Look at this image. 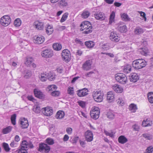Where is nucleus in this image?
Masks as SVG:
<instances>
[{"instance_id":"1","label":"nucleus","mask_w":153,"mask_h":153,"mask_svg":"<svg viewBox=\"0 0 153 153\" xmlns=\"http://www.w3.org/2000/svg\"><path fill=\"white\" fill-rule=\"evenodd\" d=\"M34 147L30 142L23 140L22 142L21 149L18 150V153H27V150L28 148L32 149Z\"/></svg>"},{"instance_id":"2","label":"nucleus","mask_w":153,"mask_h":153,"mask_svg":"<svg viewBox=\"0 0 153 153\" xmlns=\"http://www.w3.org/2000/svg\"><path fill=\"white\" fill-rule=\"evenodd\" d=\"M81 31H83V33L88 34L91 33L92 30V27L91 23L88 21H85L81 24Z\"/></svg>"},{"instance_id":"3","label":"nucleus","mask_w":153,"mask_h":153,"mask_svg":"<svg viewBox=\"0 0 153 153\" xmlns=\"http://www.w3.org/2000/svg\"><path fill=\"white\" fill-rule=\"evenodd\" d=\"M132 65L134 69H139L145 67L146 65V62L143 59H138L134 61Z\"/></svg>"},{"instance_id":"4","label":"nucleus","mask_w":153,"mask_h":153,"mask_svg":"<svg viewBox=\"0 0 153 153\" xmlns=\"http://www.w3.org/2000/svg\"><path fill=\"white\" fill-rule=\"evenodd\" d=\"M115 78L117 82L121 84H124L127 82V77L123 74L119 73L116 74Z\"/></svg>"},{"instance_id":"5","label":"nucleus","mask_w":153,"mask_h":153,"mask_svg":"<svg viewBox=\"0 0 153 153\" xmlns=\"http://www.w3.org/2000/svg\"><path fill=\"white\" fill-rule=\"evenodd\" d=\"M103 93L102 91H96L92 94L94 100L97 102H100L103 100Z\"/></svg>"},{"instance_id":"6","label":"nucleus","mask_w":153,"mask_h":153,"mask_svg":"<svg viewBox=\"0 0 153 153\" xmlns=\"http://www.w3.org/2000/svg\"><path fill=\"white\" fill-rule=\"evenodd\" d=\"M62 56L63 59L66 62H68L71 59L70 51L67 49L63 50L62 53Z\"/></svg>"},{"instance_id":"7","label":"nucleus","mask_w":153,"mask_h":153,"mask_svg":"<svg viewBox=\"0 0 153 153\" xmlns=\"http://www.w3.org/2000/svg\"><path fill=\"white\" fill-rule=\"evenodd\" d=\"M1 24L3 26H8L11 22L10 17L8 15H5L2 17L0 20Z\"/></svg>"},{"instance_id":"8","label":"nucleus","mask_w":153,"mask_h":153,"mask_svg":"<svg viewBox=\"0 0 153 153\" xmlns=\"http://www.w3.org/2000/svg\"><path fill=\"white\" fill-rule=\"evenodd\" d=\"M94 15V17L96 19L100 21L104 20L105 18V14L103 12L98 10L97 9H96V10L95 11V13Z\"/></svg>"},{"instance_id":"9","label":"nucleus","mask_w":153,"mask_h":153,"mask_svg":"<svg viewBox=\"0 0 153 153\" xmlns=\"http://www.w3.org/2000/svg\"><path fill=\"white\" fill-rule=\"evenodd\" d=\"M53 54V52L51 50L48 49L43 51L41 53L42 56L45 58L51 57Z\"/></svg>"},{"instance_id":"10","label":"nucleus","mask_w":153,"mask_h":153,"mask_svg":"<svg viewBox=\"0 0 153 153\" xmlns=\"http://www.w3.org/2000/svg\"><path fill=\"white\" fill-rule=\"evenodd\" d=\"M42 110L43 114L47 116L51 115L53 112V109L51 108L48 107H46L45 108H43L42 109Z\"/></svg>"},{"instance_id":"11","label":"nucleus","mask_w":153,"mask_h":153,"mask_svg":"<svg viewBox=\"0 0 153 153\" xmlns=\"http://www.w3.org/2000/svg\"><path fill=\"white\" fill-rule=\"evenodd\" d=\"M92 64V61L88 60L86 61L82 65V68L83 70L87 71L91 69Z\"/></svg>"},{"instance_id":"12","label":"nucleus","mask_w":153,"mask_h":153,"mask_svg":"<svg viewBox=\"0 0 153 153\" xmlns=\"http://www.w3.org/2000/svg\"><path fill=\"white\" fill-rule=\"evenodd\" d=\"M93 134L92 131L90 130H88L85 133V136L86 140L87 142H91L93 139Z\"/></svg>"},{"instance_id":"13","label":"nucleus","mask_w":153,"mask_h":153,"mask_svg":"<svg viewBox=\"0 0 153 153\" xmlns=\"http://www.w3.org/2000/svg\"><path fill=\"white\" fill-rule=\"evenodd\" d=\"M41 150L47 153L50 151V147L47 144L43 143L40 144L39 146V151H40Z\"/></svg>"},{"instance_id":"14","label":"nucleus","mask_w":153,"mask_h":153,"mask_svg":"<svg viewBox=\"0 0 153 153\" xmlns=\"http://www.w3.org/2000/svg\"><path fill=\"white\" fill-rule=\"evenodd\" d=\"M88 89L84 88L78 90L77 91V94L79 97H82L87 95L88 94Z\"/></svg>"},{"instance_id":"15","label":"nucleus","mask_w":153,"mask_h":153,"mask_svg":"<svg viewBox=\"0 0 153 153\" xmlns=\"http://www.w3.org/2000/svg\"><path fill=\"white\" fill-rule=\"evenodd\" d=\"M21 127L22 128H26L29 126L28 120L25 118H21L20 120Z\"/></svg>"},{"instance_id":"16","label":"nucleus","mask_w":153,"mask_h":153,"mask_svg":"<svg viewBox=\"0 0 153 153\" xmlns=\"http://www.w3.org/2000/svg\"><path fill=\"white\" fill-rule=\"evenodd\" d=\"M110 39L112 41L115 42H118L120 40L119 37L117 36V33L115 32H112L110 33Z\"/></svg>"},{"instance_id":"17","label":"nucleus","mask_w":153,"mask_h":153,"mask_svg":"<svg viewBox=\"0 0 153 153\" xmlns=\"http://www.w3.org/2000/svg\"><path fill=\"white\" fill-rule=\"evenodd\" d=\"M139 77L137 74L134 73L131 74L129 76V79L131 82H135L139 79Z\"/></svg>"},{"instance_id":"18","label":"nucleus","mask_w":153,"mask_h":153,"mask_svg":"<svg viewBox=\"0 0 153 153\" xmlns=\"http://www.w3.org/2000/svg\"><path fill=\"white\" fill-rule=\"evenodd\" d=\"M112 89L117 93H121L123 91V88L119 85L115 84L112 87Z\"/></svg>"},{"instance_id":"19","label":"nucleus","mask_w":153,"mask_h":153,"mask_svg":"<svg viewBox=\"0 0 153 153\" xmlns=\"http://www.w3.org/2000/svg\"><path fill=\"white\" fill-rule=\"evenodd\" d=\"M114 94L113 92L111 91L108 92L107 99L109 101L108 102H111L114 101Z\"/></svg>"},{"instance_id":"20","label":"nucleus","mask_w":153,"mask_h":153,"mask_svg":"<svg viewBox=\"0 0 153 153\" xmlns=\"http://www.w3.org/2000/svg\"><path fill=\"white\" fill-rule=\"evenodd\" d=\"M100 113L99 111H92L90 112V115L93 119L96 120L99 117Z\"/></svg>"},{"instance_id":"21","label":"nucleus","mask_w":153,"mask_h":153,"mask_svg":"<svg viewBox=\"0 0 153 153\" xmlns=\"http://www.w3.org/2000/svg\"><path fill=\"white\" fill-rule=\"evenodd\" d=\"M131 71V67L129 65H127L123 67V72L126 74L130 73Z\"/></svg>"},{"instance_id":"22","label":"nucleus","mask_w":153,"mask_h":153,"mask_svg":"<svg viewBox=\"0 0 153 153\" xmlns=\"http://www.w3.org/2000/svg\"><path fill=\"white\" fill-rule=\"evenodd\" d=\"M118 142L121 144H123L128 141V140L124 136L121 135L118 138Z\"/></svg>"},{"instance_id":"23","label":"nucleus","mask_w":153,"mask_h":153,"mask_svg":"<svg viewBox=\"0 0 153 153\" xmlns=\"http://www.w3.org/2000/svg\"><path fill=\"white\" fill-rule=\"evenodd\" d=\"M152 124V122L150 121L149 119H147L146 120H144L142 123V126L144 127L150 126Z\"/></svg>"},{"instance_id":"24","label":"nucleus","mask_w":153,"mask_h":153,"mask_svg":"<svg viewBox=\"0 0 153 153\" xmlns=\"http://www.w3.org/2000/svg\"><path fill=\"white\" fill-rule=\"evenodd\" d=\"M48 79L50 81L53 80L55 79V75L54 73L53 72H50L47 73Z\"/></svg>"},{"instance_id":"25","label":"nucleus","mask_w":153,"mask_h":153,"mask_svg":"<svg viewBox=\"0 0 153 153\" xmlns=\"http://www.w3.org/2000/svg\"><path fill=\"white\" fill-rule=\"evenodd\" d=\"M53 47L55 50L59 51L61 49L62 46L61 44L60 43H55L53 44Z\"/></svg>"},{"instance_id":"26","label":"nucleus","mask_w":153,"mask_h":153,"mask_svg":"<svg viewBox=\"0 0 153 153\" xmlns=\"http://www.w3.org/2000/svg\"><path fill=\"white\" fill-rule=\"evenodd\" d=\"M65 116V113L62 111H58L56 115V117L57 119H61L63 118Z\"/></svg>"},{"instance_id":"27","label":"nucleus","mask_w":153,"mask_h":153,"mask_svg":"<svg viewBox=\"0 0 153 153\" xmlns=\"http://www.w3.org/2000/svg\"><path fill=\"white\" fill-rule=\"evenodd\" d=\"M117 29L121 33H125L127 30L126 27L125 25L118 26L117 27Z\"/></svg>"},{"instance_id":"28","label":"nucleus","mask_w":153,"mask_h":153,"mask_svg":"<svg viewBox=\"0 0 153 153\" xmlns=\"http://www.w3.org/2000/svg\"><path fill=\"white\" fill-rule=\"evenodd\" d=\"M128 109L131 112H135L137 109V108L136 105L132 103L129 105Z\"/></svg>"},{"instance_id":"29","label":"nucleus","mask_w":153,"mask_h":153,"mask_svg":"<svg viewBox=\"0 0 153 153\" xmlns=\"http://www.w3.org/2000/svg\"><path fill=\"white\" fill-rule=\"evenodd\" d=\"M53 27L49 25L48 26L46 30V33L48 35L51 34L53 32Z\"/></svg>"},{"instance_id":"30","label":"nucleus","mask_w":153,"mask_h":153,"mask_svg":"<svg viewBox=\"0 0 153 153\" xmlns=\"http://www.w3.org/2000/svg\"><path fill=\"white\" fill-rule=\"evenodd\" d=\"M139 51L141 54L144 56L147 55L149 52V50L146 48H143L139 49Z\"/></svg>"},{"instance_id":"31","label":"nucleus","mask_w":153,"mask_h":153,"mask_svg":"<svg viewBox=\"0 0 153 153\" xmlns=\"http://www.w3.org/2000/svg\"><path fill=\"white\" fill-rule=\"evenodd\" d=\"M86 46L89 48H91L95 45L94 43L92 41H88L85 42Z\"/></svg>"},{"instance_id":"32","label":"nucleus","mask_w":153,"mask_h":153,"mask_svg":"<svg viewBox=\"0 0 153 153\" xmlns=\"http://www.w3.org/2000/svg\"><path fill=\"white\" fill-rule=\"evenodd\" d=\"M33 59L31 57L27 58L26 59L25 64L27 66H30V65L33 63Z\"/></svg>"},{"instance_id":"33","label":"nucleus","mask_w":153,"mask_h":153,"mask_svg":"<svg viewBox=\"0 0 153 153\" xmlns=\"http://www.w3.org/2000/svg\"><path fill=\"white\" fill-rule=\"evenodd\" d=\"M90 12L87 10H84L81 15L82 18L84 19H86L88 18L90 16Z\"/></svg>"},{"instance_id":"34","label":"nucleus","mask_w":153,"mask_h":153,"mask_svg":"<svg viewBox=\"0 0 153 153\" xmlns=\"http://www.w3.org/2000/svg\"><path fill=\"white\" fill-rule=\"evenodd\" d=\"M12 128V126H8L3 129L2 132L4 134H6L11 131Z\"/></svg>"},{"instance_id":"35","label":"nucleus","mask_w":153,"mask_h":153,"mask_svg":"<svg viewBox=\"0 0 153 153\" xmlns=\"http://www.w3.org/2000/svg\"><path fill=\"white\" fill-rule=\"evenodd\" d=\"M117 104L120 105L122 106L124 105L125 100L123 97H120L116 100Z\"/></svg>"},{"instance_id":"36","label":"nucleus","mask_w":153,"mask_h":153,"mask_svg":"<svg viewBox=\"0 0 153 153\" xmlns=\"http://www.w3.org/2000/svg\"><path fill=\"white\" fill-rule=\"evenodd\" d=\"M22 21L19 18H17L14 21V25L16 27H19L21 25Z\"/></svg>"},{"instance_id":"37","label":"nucleus","mask_w":153,"mask_h":153,"mask_svg":"<svg viewBox=\"0 0 153 153\" xmlns=\"http://www.w3.org/2000/svg\"><path fill=\"white\" fill-rule=\"evenodd\" d=\"M115 16V13L113 11L111 14L110 16L109 24H111L114 21Z\"/></svg>"},{"instance_id":"38","label":"nucleus","mask_w":153,"mask_h":153,"mask_svg":"<svg viewBox=\"0 0 153 153\" xmlns=\"http://www.w3.org/2000/svg\"><path fill=\"white\" fill-rule=\"evenodd\" d=\"M148 98L149 102L151 103H153V92H149L148 94Z\"/></svg>"},{"instance_id":"39","label":"nucleus","mask_w":153,"mask_h":153,"mask_svg":"<svg viewBox=\"0 0 153 153\" xmlns=\"http://www.w3.org/2000/svg\"><path fill=\"white\" fill-rule=\"evenodd\" d=\"M68 13L67 12L65 13L64 14L60 19V22L62 23L65 22L68 16Z\"/></svg>"},{"instance_id":"40","label":"nucleus","mask_w":153,"mask_h":153,"mask_svg":"<svg viewBox=\"0 0 153 153\" xmlns=\"http://www.w3.org/2000/svg\"><path fill=\"white\" fill-rule=\"evenodd\" d=\"M2 146L4 150L6 152H8L10 151V149L9 147V146L7 143H3Z\"/></svg>"},{"instance_id":"41","label":"nucleus","mask_w":153,"mask_h":153,"mask_svg":"<svg viewBox=\"0 0 153 153\" xmlns=\"http://www.w3.org/2000/svg\"><path fill=\"white\" fill-rule=\"evenodd\" d=\"M48 79L47 73L45 72V73L42 74L40 78V80L42 82H44L46 80Z\"/></svg>"},{"instance_id":"42","label":"nucleus","mask_w":153,"mask_h":153,"mask_svg":"<svg viewBox=\"0 0 153 153\" xmlns=\"http://www.w3.org/2000/svg\"><path fill=\"white\" fill-rule=\"evenodd\" d=\"M16 114H14L11 116V122L13 125H15L16 124Z\"/></svg>"},{"instance_id":"43","label":"nucleus","mask_w":153,"mask_h":153,"mask_svg":"<svg viewBox=\"0 0 153 153\" xmlns=\"http://www.w3.org/2000/svg\"><path fill=\"white\" fill-rule=\"evenodd\" d=\"M101 48L104 49V50H107L109 49L110 48V46L108 43H105L102 44L100 46Z\"/></svg>"},{"instance_id":"44","label":"nucleus","mask_w":153,"mask_h":153,"mask_svg":"<svg viewBox=\"0 0 153 153\" xmlns=\"http://www.w3.org/2000/svg\"><path fill=\"white\" fill-rule=\"evenodd\" d=\"M46 143L49 145H52L54 143V141L53 139L48 138L46 140Z\"/></svg>"},{"instance_id":"45","label":"nucleus","mask_w":153,"mask_h":153,"mask_svg":"<svg viewBox=\"0 0 153 153\" xmlns=\"http://www.w3.org/2000/svg\"><path fill=\"white\" fill-rule=\"evenodd\" d=\"M60 94V92L57 91H52L51 93V95L53 97H57L59 96Z\"/></svg>"},{"instance_id":"46","label":"nucleus","mask_w":153,"mask_h":153,"mask_svg":"<svg viewBox=\"0 0 153 153\" xmlns=\"http://www.w3.org/2000/svg\"><path fill=\"white\" fill-rule=\"evenodd\" d=\"M153 152V147L150 146L147 147L144 153H152Z\"/></svg>"},{"instance_id":"47","label":"nucleus","mask_w":153,"mask_h":153,"mask_svg":"<svg viewBox=\"0 0 153 153\" xmlns=\"http://www.w3.org/2000/svg\"><path fill=\"white\" fill-rule=\"evenodd\" d=\"M61 7H64L67 5V2L64 0H61L59 2Z\"/></svg>"},{"instance_id":"48","label":"nucleus","mask_w":153,"mask_h":153,"mask_svg":"<svg viewBox=\"0 0 153 153\" xmlns=\"http://www.w3.org/2000/svg\"><path fill=\"white\" fill-rule=\"evenodd\" d=\"M143 30L142 28L139 27H137L135 29L134 31L135 33L140 34L143 32Z\"/></svg>"},{"instance_id":"49","label":"nucleus","mask_w":153,"mask_h":153,"mask_svg":"<svg viewBox=\"0 0 153 153\" xmlns=\"http://www.w3.org/2000/svg\"><path fill=\"white\" fill-rule=\"evenodd\" d=\"M122 19L125 21L129 20V18L127 14L123 13L121 15Z\"/></svg>"},{"instance_id":"50","label":"nucleus","mask_w":153,"mask_h":153,"mask_svg":"<svg viewBox=\"0 0 153 153\" xmlns=\"http://www.w3.org/2000/svg\"><path fill=\"white\" fill-rule=\"evenodd\" d=\"M25 74L24 76V77L26 79H27L30 77L31 76V72L29 71H26L25 72Z\"/></svg>"},{"instance_id":"51","label":"nucleus","mask_w":153,"mask_h":153,"mask_svg":"<svg viewBox=\"0 0 153 153\" xmlns=\"http://www.w3.org/2000/svg\"><path fill=\"white\" fill-rule=\"evenodd\" d=\"M107 116L109 119L112 120L114 118V114L112 112H109L107 113Z\"/></svg>"},{"instance_id":"52","label":"nucleus","mask_w":153,"mask_h":153,"mask_svg":"<svg viewBox=\"0 0 153 153\" xmlns=\"http://www.w3.org/2000/svg\"><path fill=\"white\" fill-rule=\"evenodd\" d=\"M143 136L147 140H150L152 139V135L148 134H143Z\"/></svg>"},{"instance_id":"53","label":"nucleus","mask_w":153,"mask_h":153,"mask_svg":"<svg viewBox=\"0 0 153 153\" xmlns=\"http://www.w3.org/2000/svg\"><path fill=\"white\" fill-rule=\"evenodd\" d=\"M27 99L30 101H32L34 102V103H37V100H36L33 96L31 95L28 96L27 97Z\"/></svg>"},{"instance_id":"54","label":"nucleus","mask_w":153,"mask_h":153,"mask_svg":"<svg viewBox=\"0 0 153 153\" xmlns=\"http://www.w3.org/2000/svg\"><path fill=\"white\" fill-rule=\"evenodd\" d=\"M68 93L70 95H73L74 93L73 88L71 87H69L68 90Z\"/></svg>"},{"instance_id":"55","label":"nucleus","mask_w":153,"mask_h":153,"mask_svg":"<svg viewBox=\"0 0 153 153\" xmlns=\"http://www.w3.org/2000/svg\"><path fill=\"white\" fill-rule=\"evenodd\" d=\"M33 110L35 113L37 114L38 113V105L37 103L35 104L34 106Z\"/></svg>"},{"instance_id":"56","label":"nucleus","mask_w":153,"mask_h":153,"mask_svg":"<svg viewBox=\"0 0 153 153\" xmlns=\"http://www.w3.org/2000/svg\"><path fill=\"white\" fill-rule=\"evenodd\" d=\"M45 40V37L42 36H39V44H41L44 42Z\"/></svg>"},{"instance_id":"57","label":"nucleus","mask_w":153,"mask_h":153,"mask_svg":"<svg viewBox=\"0 0 153 153\" xmlns=\"http://www.w3.org/2000/svg\"><path fill=\"white\" fill-rule=\"evenodd\" d=\"M44 27V23L42 22H39V30H43Z\"/></svg>"},{"instance_id":"58","label":"nucleus","mask_w":153,"mask_h":153,"mask_svg":"<svg viewBox=\"0 0 153 153\" xmlns=\"http://www.w3.org/2000/svg\"><path fill=\"white\" fill-rule=\"evenodd\" d=\"M45 96V95L43 93L39 91V99H44Z\"/></svg>"},{"instance_id":"59","label":"nucleus","mask_w":153,"mask_h":153,"mask_svg":"<svg viewBox=\"0 0 153 153\" xmlns=\"http://www.w3.org/2000/svg\"><path fill=\"white\" fill-rule=\"evenodd\" d=\"M75 42L77 44H80L81 46L83 45V43L80 40L78 39V38H76L75 40Z\"/></svg>"},{"instance_id":"60","label":"nucleus","mask_w":153,"mask_h":153,"mask_svg":"<svg viewBox=\"0 0 153 153\" xmlns=\"http://www.w3.org/2000/svg\"><path fill=\"white\" fill-rule=\"evenodd\" d=\"M66 131L68 134H71L72 133V129L71 127H67L66 129Z\"/></svg>"},{"instance_id":"61","label":"nucleus","mask_w":153,"mask_h":153,"mask_svg":"<svg viewBox=\"0 0 153 153\" xmlns=\"http://www.w3.org/2000/svg\"><path fill=\"white\" fill-rule=\"evenodd\" d=\"M56 86L55 85L49 86L48 87L50 91H53V90H56Z\"/></svg>"},{"instance_id":"62","label":"nucleus","mask_w":153,"mask_h":153,"mask_svg":"<svg viewBox=\"0 0 153 153\" xmlns=\"http://www.w3.org/2000/svg\"><path fill=\"white\" fill-rule=\"evenodd\" d=\"M79 139V137H74L71 141V142L73 143H76L77 142Z\"/></svg>"},{"instance_id":"63","label":"nucleus","mask_w":153,"mask_h":153,"mask_svg":"<svg viewBox=\"0 0 153 153\" xmlns=\"http://www.w3.org/2000/svg\"><path fill=\"white\" fill-rule=\"evenodd\" d=\"M17 143L15 142L14 141H13L10 144V146L12 147H15L17 146Z\"/></svg>"},{"instance_id":"64","label":"nucleus","mask_w":153,"mask_h":153,"mask_svg":"<svg viewBox=\"0 0 153 153\" xmlns=\"http://www.w3.org/2000/svg\"><path fill=\"white\" fill-rule=\"evenodd\" d=\"M79 105L82 108H84L85 106V104L84 102L83 101H80L78 102Z\"/></svg>"}]
</instances>
